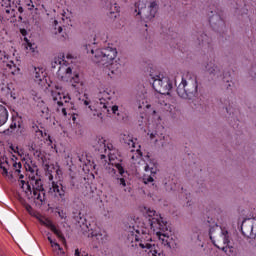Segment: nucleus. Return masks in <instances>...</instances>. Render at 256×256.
<instances>
[{
  "label": "nucleus",
  "instance_id": "nucleus-17",
  "mask_svg": "<svg viewBox=\"0 0 256 256\" xmlns=\"http://www.w3.org/2000/svg\"><path fill=\"white\" fill-rule=\"evenodd\" d=\"M66 189L62 181L52 182V191L58 201H65Z\"/></svg>",
  "mask_w": 256,
  "mask_h": 256
},
{
  "label": "nucleus",
  "instance_id": "nucleus-1",
  "mask_svg": "<svg viewBox=\"0 0 256 256\" xmlns=\"http://www.w3.org/2000/svg\"><path fill=\"white\" fill-rule=\"evenodd\" d=\"M86 53H91L94 55L93 61L97 65H102L104 67V73L110 79H117L121 76V70L123 66L119 61H115L117 57V48L108 46L106 48L94 49L91 44H86L83 46Z\"/></svg>",
  "mask_w": 256,
  "mask_h": 256
},
{
  "label": "nucleus",
  "instance_id": "nucleus-2",
  "mask_svg": "<svg viewBox=\"0 0 256 256\" xmlns=\"http://www.w3.org/2000/svg\"><path fill=\"white\" fill-rule=\"evenodd\" d=\"M122 143L130 151L129 157H131L134 164H138L140 169L144 171L143 174V183L149 185V183L155 182V177L157 175V163L153 161L145 162L143 160V152H141V144L137 142V138H133L131 135L124 134L121 137Z\"/></svg>",
  "mask_w": 256,
  "mask_h": 256
},
{
  "label": "nucleus",
  "instance_id": "nucleus-3",
  "mask_svg": "<svg viewBox=\"0 0 256 256\" xmlns=\"http://www.w3.org/2000/svg\"><path fill=\"white\" fill-rule=\"evenodd\" d=\"M128 241L135 243V247L139 245L141 249H145L146 253L152 256H165V253L159 249L158 245L153 243V238L149 234V228L134 225L130 227L128 233Z\"/></svg>",
  "mask_w": 256,
  "mask_h": 256
},
{
  "label": "nucleus",
  "instance_id": "nucleus-24",
  "mask_svg": "<svg viewBox=\"0 0 256 256\" xmlns=\"http://www.w3.org/2000/svg\"><path fill=\"white\" fill-rule=\"evenodd\" d=\"M21 129V117H19V114L16 113V116H12V123L10 124V129Z\"/></svg>",
  "mask_w": 256,
  "mask_h": 256
},
{
  "label": "nucleus",
  "instance_id": "nucleus-12",
  "mask_svg": "<svg viewBox=\"0 0 256 256\" xmlns=\"http://www.w3.org/2000/svg\"><path fill=\"white\" fill-rule=\"evenodd\" d=\"M135 13L137 15L142 16L144 15L145 19L151 21V19H155V15H157V2H152L149 6V14L147 13V3L145 0H139L134 5Z\"/></svg>",
  "mask_w": 256,
  "mask_h": 256
},
{
  "label": "nucleus",
  "instance_id": "nucleus-11",
  "mask_svg": "<svg viewBox=\"0 0 256 256\" xmlns=\"http://www.w3.org/2000/svg\"><path fill=\"white\" fill-rule=\"evenodd\" d=\"M57 77L61 81H69L71 77V66L65 61V55H60L52 61V69H57Z\"/></svg>",
  "mask_w": 256,
  "mask_h": 256
},
{
  "label": "nucleus",
  "instance_id": "nucleus-16",
  "mask_svg": "<svg viewBox=\"0 0 256 256\" xmlns=\"http://www.w3.org/2000/svg\"><path fill=\"white\" fill-rule=\"evenodd\" d=\"M86 227L89 231L88 237H92V239L96 240L98 243H105L107 241V232L99 229L97 226L93 229L91 224H86Z\"/></svg>",
  "mask_w": 256,
  "mask_h": 256
},
{
  "label": "nucleus",
  "instance_id": "nucleus-9",
  "mask_svg": "<svg viewBox=\"0 0 256 256\" xmlns=\"http://www.w3.org/2000/svg\"><path fill=\"white\" fill-rule=\"evenodd\" d=\"M197 89V76L188 72L185 77H182V81L177 87V94L181 99H193L198 93Z\"/></svg>",
  "mask_w": 256,
  "mask_h": 256
},
{
  "label": "nucleus",
  "instance_id": "nucleus-27",
  "mask_svg": "<svg viewBox=\"0 0 256 256\" xmlns=\"http://www.w3.org/2000/svg\"><path fill=\"white\" fill-rule=\"evenodd\" d=\"M33 197L41 204L45 203V190L33 191Z\"/></svg>",
  "mask_w": 256,
  "mask_h": 256
},
{
  "label": "nucleus",
  "instance_id": "nucleus-6",
  "mask_svg": "<svg viewBox=\"0 0 256 256\" xmlns=\"http://www.w3.org/2000/svg\"><path fill=\"white\" fill-rule=\"evenodd\" d=\"M146 213L148 217H150L148 219L150 229L153 231V233H156V236L158 237L159 241H161L162 245L167 247V249H175L177 243L173 240V237L165 233V231H167V222L163 221V217H155L156 212L152 209H148Z\"/></svg>",
  "mask_w": 256,
  "mask_h": 256
},
{
  "label": "nucleus",
  "instance_id": "nucleus-48",
  "mask_svg": "<svg viewBox=\"0 0 256 256\" xmlns=\"http://www.w3.org/2000/svg\"><path fill=\"white\" fill-rule=\"evenodd\" d=\"M89 1H91V0H84V3H89Z\"/></svg>",
  "mask_w": 256,
  "mask_h": 256
},
{
  "label": "nucleus",
  "instance_id": "nucleus-5",
  "mask_svg": "<svg viewBox=\"0 0 256 256\" xmlns=\"http://www.w3.org/2000/svg\"><path fill=\"white\" fill-rule=\"evenodd\" d=\"M108 165L106 166V171L113 178L112 181L114 185H119L122 188L127 187V180L123 177L125 174V168H123V156L117 153V150L113 145H108Z\"/></svg>",
  "mask_w": 256,
  "mask_h": 256
},
{
  "label": "nucleus",
  "instance_id": "nucleus-22",
  "mask_svg": "<svg viewBox=\"0 0 256 256\" xmlns=\"http://www.w3.org/2000/svg\"><path fill=\"white\" fill-rule=\"evenodd\" d=\"M6 71H8V73H11V75H19V73H21V69L13 61H9L6 63Z\"/></svg>",
  "mask_w": 256,
  "mask_h": 256
},
{
  "label": "nucleus",
  "instance_id": "nucleus-33",
  "mask_svg": "<svg viewBox=\"0 0 256 256\" xmlns=\"http://www.w3.org/2000/svg\"><path fill=\"white\" fill-rule=\"evenodd\" d=\"M26 49L32 51V53H35V49H37V46L35 44H31V42H27Z\"/></svg>",
  "mask_w": 256,
  "mask_h": 256
},
{
  "label": "nucleus",
  "instance_id": "nucleus-23",
  "mask_svg": "<svg viewBox=\"0 0 256 256\" xmlns=\"http://www.w3.org/2000/svg\"><path fill=\"white\" fill-rule=\"evenodd\" d=\"M9 119V112L7 111V108L3 106V104H0V127L5 125Z\"/></svg>",
  "mask_w": 256,
  "mask_h": 256
},
{
  "label": "nucleus",
  "instance_id": "nucleus-28",
  "mask_svg": "<svg viewBox=\"0 0 256 256\" xmlns=\"http://www.w3.org/2000/svg\"><path fill=\"white\" fill-rule=\"evenodd\" d=\"M106 8L109 9V13L113 15V13H119V5L113 2H106Z\"/></svg>",
  "mask_w": 256,
  "mask_h": 256
},
{
  "label": "nucleus",
  "instance_id": "nucleus-54",
  "mask_svg": "<svg viewBox=\"0 0 256 256\" xmlns=\"http://www.w3.org/2000/svg\"><path fill=\"white\" fill-rule=\"evenodd\" d=\"M227 83H229V80H225Z\"/></svg>",
  "mask_w": 256,
  "mask_h": 256
},
{
  "label": "nucleus",
  "instance_id": "nucleus-13",
  "mask_svg": "<svg viewBox=\"0 0 256 256\" xmlns=\"http://www.w3.org/2000/svg\"><path fill=\"white\" fill-rule=\"evenodd\" d=\"M212 7L214 8V11L213 8H210V12L208 14L210 27H212L213 31H223V29H225V21L221 18L219 7L215 5Z\"/></svg>",
  "mask_w": 256,
  "mask_h": 256
},
{
  "label": "nucleus",
  "instance_id": "nucleus-45",
  "mask_svg": "<svg viewBox=\"0 0 256 256\" xmlns=\"http://www.w3.org/2000/svg\"><path fill=\"white\" fill-rule=\"evenodd\" d=\"M78 193H82V195H87L85 191H78Z\"/></svg>",
  "mask_w": 256,
  "mask_h": 256
},
{
  "label": "nucleus",
  "instance_id": "nucleus-47",
  "mask_svg": "<svg viewBox=\"0 0 256 256\" xmlns=\"http://www.w3.org/2000/svg\"><path fill=\"white\" fill-rule=\"evenodd\" d=\"M26 209H27V211H29L31 209V205H27Z\"/></svg>",
  "mask_w": 256,
  "mask_h": 256
},
{
  "label": "nucleus",
  "instance_id": "nucleus-32",
  "mask_svg": "<svg viewBox=\"0 0 256 256\" xmlns=\"http://www.w3.org/2000/svg\"><path fill=\"white\" fill-rule=\"evenodd\" d=\"M56 213L58 214V217H60V219H67V212H65L64 210H58Z\"/></svg>",
  "mask_w": 256,
  "mask_h": 256
},
{
  "label": "nucleus",
  "instance_id": "nucleus-15",
  "mask_svg": "<svg viewBox=\"0 0 256 256\" xmlns=\"http://www.w3.org/2000/svg\"><path fill=\"white\" fill-rule=\"evenodd\" d=\"M109 145H113L111 143H106L105 138L97 137L94 143V148L96 151H99L100 154V161L102 163H107V156L109 155Z\"/></svg>",
  "mask_w": 256,
  "mask_h": 256
},
{
  "label": "nucleus",
  "instance_id": "nucleus-35",
  "mask_svg": "<svg viewBox=\"0 0 256 256\" xmlns=\"http://www.w3.org/2000/svg\"><path fill=\"white\" fill-rule=\"evenodd\" d=\"M58 23H59V22H57V20L54 21L55 30H56L58 33H62V32H63V27L58 26V28H57Z\"/></svg>",
  "mask_w": 256,
  "mask_h": 256
},
{
  "label": "nucleus",
  "instance_id": "nucleus-19",
  "mask_svg": "<svg viewBox=\"0 0 256 256\" xmlns=\"http://www.w3.org/2000/svg\"><path fill=\"white\" fill-rule=\"evenodd\" d=\"M53 100L55 101V103H57L58 107H63L64 105H66V107H69L71 96H69V94L58 92L53 94Z\"/></svg>",
  "mask_w": 256,
  "mask_h": 256
},
{
  "label": "nucleus",
  "instance_id": "nucleus-55",
  "mask_svg": "<svg viewBox=\"0 0 256 256\" xmlns=\"http://www.w3.org/2000/svg\"><path fill=\"white\" fill-rule=\"evenodd\" d=\"M84 256H89V254H86V255H84Z\"/></svg>",
  "mask_w": 256,
  "mask_h": 256
},
{
  "label": "nucleus",
  "instance_id": "nucleus-36",
  "mask_svg": "<svg viewBox=\"0 0 256 256\" xmlns=\"http://www.w3.org/2000/svg\"><path fill=\"white\" fill-rule=\"evenodd\" d=\"M2 7H11V0H2Z\"/></svg>",
  "mask_w": 256,
  "mask_h": 256
},
{
  "label": "nucleus",
  "instance_id": "nucleus-37",
  "mask_svg": "<svg viewBox=\"0 0 256 256\" xmlns=\"http://www.w3.org/2000/svg\"><path fill=\"white\" fill-rule=\"evenodd\" d=\"M21 185H22V189L25 187H27L28 191H31V186L28 183H25V180H21Z\"/></svg>",
  "mask_w": 256,
  "mask_h": 256
},
{
  "label": "nucleus",
  "instance_id": "nucleus-34",
  "mask_svg": "<svg viewBox=\"0 0 256 256\" xmlns=\"http://www.w3.org/2000/svg\"><path fill=\"white\" fill-rule=\"evenodd\" d=\"M25 168H26V171H29L32 174L35 173V171H37V167H31V165L29 164H27Z\"/></svg>",
  "mask_w": 256,
  "mask_h": 256
},
{
  "label": "nucleus",
  "instance_id": "nucleus-49",
  "mask_svg": "<svg viewBox=\"0 0 256 256\" xmlns=\"http://www.w3.org/2000/svg\"><path fill=\"white\" fill-rule=\"evenodd\" d=\"M23 177H24L23 174H20V179H23Z\"/></svg>",
  "mask_w": 256,
  "mask_h": 256
},
{
  "label": "nucleus",
  "instance_id": "nucleus-14",
  "mask_svg": "<svg viewBox=\"0 0 256 256\" xmlns=\"http://www.w3.org/2000/svg\"><path fill=\"white\" fill-rule=\"evenodd\" d=\"M241 232L248 239H256V219H244L241 225Z\"/></svg>",
  "mask_w": 256,
  "mask_h": 256
},
{
  "label": "nucleus",
  "instance_id": "nucleus-39",
  "mask_svg": "<svg viewBox=\"0 0 256 256\" xmlns=\"http://www.w3.org/2000/svg\"><path fill=\"white\" fill-rule=\"evenodd\" d=\"M74 256H83V255H81V251H79V249H76Z\"/></svg>",
  "mask_w": 256,
  "mask_h": 256
},
{
  "label": "nucleus",
  "instance_id": "nucleus-7",
  "mask_svg": "<svg viewBox=\"0 0 256 256\" xmlns=\"http://www.w3.org/2000/svg\"><path fill=\"white\" fill-rule=\"evenodd\" d=\"M210 241L217 249L224 251L226 255H233V247L229 246L231 240L229 239V231L222 229L221 226L215 224L209 229Z\"/></svg>",
  "mask_w": 256,
  "mask_h": 256
},
{
  "label": "nucleus",
  "instance_id": "nucleus-51",
  "mask_svg": "<svg viewBox=\"0 0 256 256\" xmlns=\"http://www.w3.org/2000/svg\"><path fill=\"white\" fill-rule=\"evenodd\" d=\"M19 11H23V8H22V7H20V8H19Z\"/></svg>",
  "mask_w": 256,
  "mask_h": 256
},
{
  "label": "nucleus",
  "instance_id": "nucleus-53",
  "mask_svg": "<svg viewBox=\"0 0 256 256\" xmlns=\"http://www.w3.org/2000/svg\"><path fill=\"white\" fill-rule=\"evenodd\" d=\"M72 119H73V121H75V116H73V118H72Z\"/></svg>",
  "mask_w": 256,
  "mask_h": 256
},
{
  "label": "nucleus",
  "instance_id": "nucleus-42",
  "mask_svg": "<svg viewBox=\"0 0 256 256\" xmlns=\"http://www.w3.org/2000/svg\"><path fill=\"white\" fill-rule=\"evenodd\" d=\"M62 113L66 117V115H67V108H62Z\"/></svg>",
  "mask_w": 256,
  "mask_h": 256
},
{
  "label": "nucleus",
  "instance_id": "nucleus-29",
  "mask_svg": "<svg viewBox=\"0 0 256 256\" xmlns=\"http://www.w3.org/2000/svg\"><path fill=\"white\" fill-rule=\"evenodd\" d=\"M35 81H43L45 73H43V68H34Z\"/></svg>",
  "mask_w": 256,
  "mask_h": 256
},
{
  "label": "nucleus",
  "instance_id": "nucleus-8",
  "mask_svg": "<svg viewBox=\"0 0 256 256\" xmlns=\"http://www.w3.org/2000/svg\"><path fill=\"white\" fill-rule=\"evenodd\" d=\"M197 43L201 47H204V49H208L210 51V60L206 64V71L209 72L210 75H212V79H219V77H222L223 72H221V68L215 64V58L213 54V46H211V40H209V36L207 34H198L197 37Z\"/></svg>",
  "mask_w": 256,
  "mask_h": 256
},
{
  "label": "nucleus",
  "instance_id": "nucleus-40",
  "mask_svg": "<svg viewBox=\"0 0 256 256\" xmlns=\"http://www.w3.org/2000/svg\"><path fill=\"white\" fill-rule=\"evenodd\" d=\"M225 109H226V113H229V115H231V107H225Z\"/></svg>",
  "mask_w": 256,
  "mask_h": 256
},
{
  "label": "nucleus",
  "instance_id": "nucleus-41",
  "mask_svg": "<svg viewBox=\"0 0 256 256\" xmlns=\"http://www.w3.org/2000/svg\"><path fill=\"white\" fill-rule=\"evenodd\" d=\"M47 235H48L47 239H48L49 243H53V238H51L49 233Z\"/></svg>",
  "mask_w": 256,
  "mask_h": 256
},
{
  "label": "nucleus",
  "instance_id": "nucleus-43",
  "mask_svg": "<svg viewBox=\"0 0 256 256\" xmlns=\"http://www.w3.org/2000/svg\"><path fill=\"white\" fill-rule=\"evenodd\" d=\"M125 193H131V187L124 188Z\"/></svg>",
  "mask_w": 256,
  "mask_h": 256
},
{
  "label": "nucleus",
  "instance_id": "nucleus-10",
  "mask_svg": "<svg viewBox=\"0 0 256 256\" xmlns=\"http://www.w3.org/2000/svg\"><path fill=\"white\" fill-rule=\"evenodd\" d=\"M150 77H152V87L156 93H159L160 95H169V92L173 89V82L169 77L163 76V74L156 76L150 74Z\"/></svg>",
  "mask_w": 256,
  "mask_h": 256
},
{
  "label": "nucleus",
  "instance_id": "nucleus-4",
  "mask_svg": "<svg viewBox=\"0 0 256 256\" xmlns=\"http://www.w3.org/2000/svg\"><path fill=\"white\" fill-rule=\"evenodd\" d=\"M115 97V91L107 88L103 92H100V97L89 105L90 111H93L94 117L103 119V117H109V115H119V106L111 105V99Z\"/></svg>",
  "mask_w": 256,
  "mask_h": 256
},
{
  "label": "nucleus",
  "instance_id": "nucleus-38",
  "mask_svg": "<svg viewBox=\"0 0 256 256\" xmlns=\"http://www.w3.org/2000/svg\"><path fill=\"white\" fill-rule=\"evenodd\" d=\"M20 33L23 37L27 36V31L25 29H20Z\"/></svg>",
  "mask_w": 256,
  "mask_h": 256
},
{
  "label": "nucleus",
  "instance_id": "nucleus-26",
  "mask_svg": "<svg viewBox=\"0 0 256 256\" xmlns=\"http://www.w3.org/2000/svg\"><path fill=\"white\" fill-rule=\"evenodd\" d=\"M32 181H34L33 191H45V189L43 188V182L41 181V179L39 178L35 179V176H32Z\"/></svg>",
  "mask_w": 256,
  "mask_h": 256
},
{
  "label": "nucleus",
  "instance_id": "nucleus-18",
  "mask_svg": "<svg viewBox=\"0 0 256 256\" xmlns=\"http://www.w3.org/2000/svg\"><path fill=\"white\" fill-rule=\"evenodd\" d=\"M40 223H41V225H44V227H48V229L52 233H54L62 243H65V236L63 235V232H61V230L57 229L55 224H53V221H51L49 219H45V220H41Z\"/></svg>",
  "mask_w": 256,
  "mask_h": 256
},
{
  "label": "nucleus",
  "instance_id": "nucleus-21",
  "mask_svg": "<svg viewBox=\"0 0 256 256\" xmlns=\"http://www.w3.org/2000/svg\"><path fill=\"white\" fill-rule=\"evenodd\" d=\"M150 139H155V143L165 139V127L162 125H157V128L154 132L148 133Z\"/></svg>",
  "mask_w": 256,
  "mask_h": 256
},
{
  "label": "nucleus",
  "instance_id": "nucleus-25",
  "mask_svg": "<svg viewBox=\"0 0 256 256\" xmlns=\"http://www.w3.org/2000/svg\"><path fill=\"white\" fill-rule=\"evenodd\" d=\"M0 169L3 170L2 175H8L9 173V161L7 158H0Z\"/></svg>",
  "mask_w": 256,
  "mask_h": 256
},
{
  "label": "nucleus",
  "instance_id": "nucleus-20",
  "mask_svg": "<svg viewBox=\"0 0 256 256\" xmlns=\"http://www.w3.org/2000/svg\"><path fill=\"white\" fill-rule=\"evenodd\" d=\"M62 81H66L72 84V87L77 91H81V89H83V81H81V78L79 77V74L75 73L73 75V70H71V75L68 78V80H62Z\"/></svg>",
  "mask_w": 256,
  "mask_h": 256
},
{
  "label": "nucleus",
  "instance_id": "nucleus-50",
  "mask_svg": "<svg viewBox=\"0 0 256 256\" xmlns=\"http://www.w3.org/2000/svg\"><path fill=\"white\" fill-rule=\"evenodd\" d=\"M49 179H50V180L53 179V175H50Z\"/></svg>",
  "mask_w": 256,
  "mask_h": 256
},
{
  "label": "nucleus",
  "instance_id": "nucleus-46",
  "mask_svg": "<svg viewBox=\"0 0 256 256\" xmlns=\"http://www.w3.org/2000/svg\"><path fill=\"white\" fill-rule=\"evenodd\" d=\"M176 47H177V49H180V51H181V46L179 45V43L176 44Z\"/></svg>",
  "mask_w": 256,
  "mask_h": 256
},
{
  "label": "nucleus",
  "instance_id": "nucleus-31",
  "mask_svg": "<svg viewBox=\"0 0 256 256\" xmlns=\"http://www.w3.org/2000/svg\"><path fill=\"white\" fill-rule=\"evenodd\" d=\"M13 167H14L15 173H18L19 175V173H21V167H22L21 162L19 163L14 162Z\"/></svg>",
  "mask_w": 256,
  "mask_h": 256
},
{
  "label": "nucleus",
  "instance_id": "nucleus-30",
  "mask_svg": "<svg viewBox=\"0 0 256 256\" xmlns=\"http://www.w3.org/2000/svg\"><path fill=\"white\" fill-rule=\"evenodd\" d=\"M51 247H55L56 249H58V251H60V255L62 256H66L65 255V251L61 248V246L59 245V243L55 242L54 240H52Z\"/></svg>",
  "mask_w": 256,
  "mask_h": 256
},
{
  "label": "nucleus",
  "instance_id": "nucleus-52",
  "mask_svg": "<svg viewBox=\"0 0 256 256\" xmlns=\"http://www.w3.org/2000/svg\"><path fill=\"white\" fill-rule=\"evenodd\" d=\"M70 105H71V109H73V107H72V106H73V103H70Z\"/></svg>",
  "mask_w": 256,
  "mask_h": 256
},
{
  "label": "nucleus",
  "instance_id": "nucleus-44",
  "mask_svg": "<svg viewBox=\"0 0 256 256\" xmlns=\"http://www.w3.org/2000/svg\"><path fill=\"white\" fill-rule=\"evenodd\" d=\"M91 102H89L88 100H84V105L87 107L88 105H90Z\"/></svg>",
  "mask_w": 256,
  "mask_h": 256
}]
</instances>
